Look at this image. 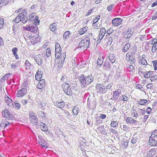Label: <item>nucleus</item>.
Masks as SVG:
<instances>
[{
  "label": "nucleus",
  "instance_id": "e433bc0d",
  "mask_svg": "<svg viewBox=\"0 0 157 157\" xmlns=\"http://www.w3.org/2000/svg\"><path fill=\"white\" fill-rule=\"evenodd\" d=\"M138 138L135 135H133L132 139L131 140V142L132 144H135L136 143V142L137 141Z\"/></svg>",
  "mask_w": 157,
  "mask_h": 157
},
{
  "label": "nucleus",
  "instance_id": "bb28decb",
  "mask_svg": "<svg viewBox=\"0 0 157 157\" xmlns=\"http://www.w3.org/2000/svg\"><path fill=\"white\" fill-rule=\"evenodd\" d=\"M79 111V109L77 106H75L73 108L72 112L74 115H77Z\"/></svg>",
  "mask_w": 157,
  "mask_h": 157
},
{
  "label": "nucleus",
  "instance_id": "338daca9",
  "mask_svg": "<svg viewBox=\"0 0 157 157\" xmlns=\"http://www.w3.org/2000/svg\"><path fill=\"white\" fill-rule=\"evenodd\" d=\"M144 109H138V111H139L140 113H141L142 115H144L145 114V110Z\"/></svg>",
  "mask_w": 157,
  "mask_h": 157
},
{
  "label": "nucleus",
  "instance_id": "5701e85b",
  "mask_svg": "<svg viewBox=\"0 0 157 157\" xmlns=\"http://www.w3.org/2000/svg\"><path fill=\"white\" fill-rule=\"evenodd\" d=\"M121 94V91H119L118 90H115L113 92V98L115 99H117Z\"/></svg>",
  "mask_w": 157,
  "mask_h": 157
},
{
  "label": "nucleus",
  "instance_id": "dca6fc26",
  "mask_svg": "<svg viewBox=\"0 0 157 157\" xmlns=\"http://www.w3.org/2000/svg\"><path fill=\"white\" fill-rule=\"evenodd\" d=\"M6 102L7 105L9 106H11L13 105L12 101V99L6 95L5 96Z\"/></svg>",
  "mask_w": 157,
  "mask_h": 157
},
{
  "label": "nucleus",
  "instance_id": "f257e3e1",
  "mask_svg": "<svg viewBox=\"0 0 157 157\" xmlns=\"http://www.w3.org/2000/svg\"><path fill=\"white\" fill-rule=\"evenodd\" d=\"M78 79L81 87L83 88L86 86L90 84L93 81L94 79L91 75L85 76L83 75H82L79 77Z\"/></svg>",
  "mask_w": 157,
  "mask_h": 157
},
{
  "label": "nucleus",
  "instance_id": "09e8293b",
  "mask_svg": "<svg viewBox=\"0 0 157 157\" xmlns=\"http://www.w3.org/2000/svg\"><path fill=\"white\" fill-rule=\"evenodd\" d=\"M38 17L36 16L34 18V21L33 22V24H35L38 25L39 23V20H38Z\"/></svg>",
  "mask_w": 157,
  "mask_h": 157
},
{
  "label": "nucleus",
  "instance_id": "9d476101",
  "mask_svg": "<svg viewBox=\"0 0 157 157\" xmlns=\"http://www.w3.org/2000/svg\"><path fill=\"white\" fill-rule=\"evenodd\" d=\"M122 22V20L120 18H116L112 21V24L113 26H117L121 25Z\"/></svg>",
  "mask_w": 157,
  "mask_h": 157
},
{
  "label": "nucleus",
  "instance_id": "de8ad7c7",
  "mask_svg": "<svg viewBox=\"0 0 157 157\" xmlns=\"http://www.w3.org/2000/svg\"><path fill=\"white\" fill-rule=\"evenodd\" d=\"M121 145L124 148H126L128 145V141H127L125 142L123 141Z\"/></svg>",
  "mask_w": 157,
  "mask_h": 157
},
{
  "label": "nucleus",
  "instance_id": "f8f14e48",
  "mask_svg": "<svg viewBox=\"0 0 157 157\" xmlns=\"http://www.w3.org/2000/svg\"><path fill=\"white\" fill-rule=\"evenodd\" d=\"M29 37L30 39L31 43L33 44H34L37 42L40 41V39L39 37H32L31 36H29Z\"/></svg>",
  "mask_w": 157,
  "mask_h": 157
},
{
  "label": "nucleus",
  "instance_id": "13d9d810",
  "mask_svg": "<svg viewBox=\"0 0 157 157\" xmlns=\"http://www.w3.org/2000/svg\"><path fill=\"white\" fill-rule=\"evenodd\" d=\"M100 17V15H98L95 18L93 21V23H96L99 20Z\"/></svg>",
  "mask_w": 157,
  "mask_h": 157
},
{
  "label": "nucleus",
  "instance_id": "6ab92c4d",
  "mask_svg": "<svg viewBox=\"0 0 157 157\" xmlns=\"http://www.w3.org/2000/svg\"><path fill=\"white\" fill-rule=\"evenodd\" d=\"M21 61L18 60L15 63H13L11 64V67L12 69H15L20 66Z\"/></svg>",
  "mask_w": 157,
  "mask_h": 157
},
{
  "label": "nucleus",
  "instance_id": "aec40b11",
  "mask_svg": "<svg viewBox=\"0 0 157 157\" xmlns=\"http://www.w3.org/2000/svg\"><path fill=\"white\" fill-rule=\"evenodd\" d=\"M155 149H152L147 153V155L145 156L147 157H152L155 153Z\"/></svg>",
  "mask_w": 157,
  "mask_h": 157
},
{
  "label": "nucleus",
  "instance_id": "f704fd0d",
  "mask_svg": "<svg viewBox=\"0 0 157 157\" xmlns=\"http://www.w3.org/2000/svg\"><path fill=\"white\" fill-rule=\"evenodd\" d=\"M103 59L101 57L99 58L97 61V63L98 65L101 66L103 63Z\"/></svg>",
  "mask_w": 157,
  "mask_h": 157
},
{
  "label": "nucleus",
  "instance_id": "603ef678",
  "mask_svg": "<svg viewBox=\"0 0 157 157\" xmlns=\"http://www.w3.org/2000/svg\"><path fill=\"white\" fill-rule=\"evenodd\" d=\"M150 44L149 43V42H147L145 44V46L144 47V49L145 50H148L149 48V44Z\"/></svg>",
  "mask_w": 157,
  "mask_h": 157
},
{
  "label": "nucleus",
  "instance_id": "c03bdc74",
  "mask_svg": "<svg viewBox=\"0 0 157 157\" xmlns=\"http://www.w3.org/2000/svg\"><path fill=\"white\" fill-rule=\"evenodd\" d=\"M152 63L153 64L154 69L155 71L157 70V60H155L152 61Z\"/></svg>",
  "mask_w": 157,
  "mask_h": 157
},
{
  "label": "nucleus",
  "instance_id": "ddd939ff",
  "mask_svg": "<svg viewBox=\"0 0 157 157\" xmlns=\"http://www.w3.org/2000/svg\"><path fill=\"white\" fill-rule=\"evenodd\" d=\"M19 15L20 16V19L22 23L24 24L27 22L28 19L26 17V16L23 15L22 13H20Z\"/></svg>",
  "mask_w": 157,
  "mask_h": 157
},
{
  "label": "nucleus",
  "instance_id": "a19ab883",
  "mask_svg": "<svg viewBox=\"0 0 157 157\" xmlns=\"http://www.w3.org/2000/svg\"><path fill=\"white\" fill-rule=\"evenodd\" d=\"M25 66L27 69L30 68L31 66V64L28 60H26L25 63Z\"/></svg>",
  "mask_w": 157,
  "mask_h": 157
},
{
  "label": "nucleus",
  "instance_id": "2f4dec72",
  "mask_svg": "<svg viewBox=\"0 0 157 157\" xmlns=\"http://www.w3.org/2000/svg\"><path fill=\"white\" fill-rule=\"evenodd\" d=\"M87 27H85L81 29L79 31V33L80 35H82L87 31Z\"/></svg>",
  "mask_w": 157,
  "mask_h": 157
},
{
  "label": "nucleus",
  "instance_id": "20e7f679",
  "mask_svg": "<svg viewBox=\"0 0 157 157\" xmlns=\"http://www.w3.org/2000/svg\"><path fill=\"white\" fill-rule=\"evenodd\" d=\"M62 88L66 94L71 95L72 94L71 91L69 84L67 83L64 82L62 84Z\"/></svg>",
  "mask_w": 157,
  "mask_h": 157
},
{
  "label": "nucleus",
  "instance_id": "1a4fd4ad",
  "mask_svg": "<svg viewBox=\"0 0 157 157\" xmlns=\"http://www.w3.org/2000/svg\"><path fill=\"white\" fill-rule=\"evenodd\" d=\"M126 121L128 124H129L132 125H136L139 124V122L136 120H134L132 118L130 117H127Z\"/></svg>",
  "mask_w": 157,
  "mask_h": 157
},
{
  "label": "nucleus",
  "instance_id": "c85d7f7f",
  "mask_svg": "<svg viewBox=\"0 0 157 157\" xmlns=\"http://www.w3.org/2000/svg\"><path fill=\"white\" fill-rule=\"evenodd\" d=\"M130 46V45L129 43H127L124 45L123 49V52H126L127 51Z\"/></svg>",
  "mask_w": 157,
  "mask_h": 157
},
{
  "label": "nucleus",
  "instance_id": "37998d69",
  "mask_svg": "<svg viewBox=\"0 0 157 157\" xmlns=\"http://www.w3.org/2000/svg\"><path fill=\"white\" fill-rule=\"evenodd\" d=\"M14 106H15V107L17 109H19L20 108V105L18 103L17 101H15L14 102Z\"/></svg>",
  "mask_w": 157,
  "mask_h": 157
},
{
  "label": "nucleus",
  "instance_id": "5fc2aeb1",
  "mask_svg": "<svg viewBox=\"0 0 157 157\" xmlns=\"http://www.w3.org/2000/svg\"><path fill=\"white\" fill-rule=\"evenodd\" d=\"M39 144L42 147H47V145L42 141L39 142Z\"/></svg>",
  "mask_w": 157,
  "mask_h": 157
},
{
  "label": "nucleus",
  "instance_id": "72a5a7b5",
  "mask_svg": "<svg viewBox=\"0 0 157 157\" xmlns=\"http://www.w3.org/2000/svg\"><path fill=\"white\" fill-rule=\"evenodd\" d=\"M139 63H141V64L145 65H146L147 64V61L143 57L140 59Z\"/></svg>",
  "mask_w": 157,
  "mask_h": 157
},
{
  "label": "nucleus",
  "instance_id": "774afa93",
  "mask_svg": "<svg viewBox=\"0 0 157 157\" xmlns=\"http://www.w3.org/2000/svg\"><path fill=\"white\" fill-rule=\"evenodd\" d=\"M4 23L3 19L0 20V28H1L4 25Z\"/></svg>",
  "mask_w": 157,
  "mask_h": 157
},
{
  "label": "nucleus",
  "instance_id": "c756f323",
  "mask_svg": "<svg viewBox=\"0 0 157 157\" xmlns=\"http://www.w3.org/2000/svg\"><path fill=\"white\" fill-rule=\"evenodd\" d=\"M147 101L146 99H140L137 102H138L139 104L141 105H144L146 104Z\"/></svg>",
  "mask_w": 157,
  "mask_h": 157
},
{
  "label": "nucleus",
  "instance_id": "6e6d98bb",
  "mask_svg": "<svg viewBox=\"0 0 157 157\" xmlns=\"http://www.w3.org/2000/svg\"><path fill=\"white\" fill-rule=\"evenodd\" d=\"M19 16H19L18 15L16 18L14 20L15 22L16 23H18L19 22L21 21V20H20Z\"/></svg>",
  "mask_w": 157,
  "mask_h": 157
},
{
  "label": "nucleus",
  "instance_id": "0e129e2a",
  "mask_svg": "<svg viewBox=\"0 0 157 157\" xmlns=\"http://www.w3.org/2000/svg\"><path fill=\"white\" fill-rule=\"evenodd\" d=\"M151 111V109L150 107H148L146 109L145 112L147 114H150Z\"/></svg>",
  "mask_w": 157,
  "mask_h": 157
},
{
  "label": "nucleus",
  "instance_id": "0eeeda50",
  "mask_svg": "<svg viewBox=\"0 0 157 157\" xmlns=\"http://www.w3.org/2000/svg\"><path fill=\"white\" fill-rule=\"evenodd\" d=\"M133 55L132 52H130V53H127L126 55V59L128 61H129L131 64H134L136 61V59Z\"/></svg>",
  "mask_w": 157,
  "mask_h": 157
},
{
  "label": "nucleus",
  "instance_id": "cd10ccee",
  "mask_svg": "<svg viewBox=\"0 0 157 157\" xmlns=\"http://www.w3.org/2000/svg\"><path fill=\"white\" fill-rule=\"evenodd\" d=\"M109 58L110 61L113 63L115 60V56L113 54H110L109 56Z\"/></svg>",
  "mask_w": 157,
  "mask_h": 157
},
{
  "label": "nucleus",
  "instance_id": "c9c22d12",
  "mask_svg": "<svg viewBox=\"0 0 157 157\" xmlns=\"http://www.w3.org/2000/svg\"><path fill=\"white\" fill-rule=\"evenodd\" d=\"M119 99L123 101H126L128 100V97L126 95H123L119 97Z\"/></svg>",
  "mask_w": 157,
  "mask_h": 157
},
{
  "label": "nucleus",
  "instance_id": "a211bd4d",
  "mask_svg": "<svg viewBox=\"0 0 157 157\" xmlns=\"http://www.w3.org/2000/svg\"><path fill=\"white\" fill-rule=\"evenodd\" d=\"M41 57V56L39 55L38 56H36L35 59L36 63L39 65H41L42 63V60Z\"/></svg>",
  "mask_w": 157,
  "mask_h": 157
},
{
  "label": "nucleus",
  "instance_id": "4d7b16f0",
  "mask_svg": "<svg viewBox=\"0 0 157 157\" xmlns=\"http://www.w3.org/2000/svg\"><path fill=\"white\" fill-rule=\"evenodd\" d=\"M108 41L107 42V43L108 45H110V44H111L112 42V38L111 37H109L108 39Z\"/></svg>",
  "mask_w": 157,
  "mask_h": 157
},
{
  "label": "nucleus",
  "instance_id": "2eb2a0df",
  "mask_svg": "<svg viewBox=\"0 0 157 157\" xmlns=\"http://www.w3.org/2000/svg\"><path fill=\"white\" fill-rule=\"evenodd\" d=\"M150 44L153 45L152 48H156L157 47V39L154 38L152 39L149 41Z\"/></svg>",
  "mask_w": 157,
  "mask_h": 157
},
{
  "label": "nucleus",
  "instance_id": "052dcab7",
  "mask_svg": "<svg viewBox=\"0 0 157 157\" xmlns=\"http://www.w3.org/2000/svg\"><path fill=\"white\" fill-rule=\"evenodd\" d=\"M114 6L113 4H111L108 7L107 10L109 11H111Z\"/></svg>",
  "mask_w": 157,
  "mask_h": 157
},
{
  "label": "nucleus",
  "instance_id": "e2e57ef3",
  "mask_svg": "<svg viewBox=\"0 0 157 157\" xmlns=\"http://www.w3.org/2000/svg\"><path fill=\"white\" fill-rule=\"evenodd\" d=\"M64 114L65 116H67L68 117H70L71 116V115L69 114L68 111L66 110H64Z\"/></svg>",
  "mask_w": 157,
  "mask_h": 157
},
{
  "label": "nucleus",
  "instance_id": "473e14b6",
  "mask_svg": "<svg viewBox=\"0 0 157 157\" xmlns=\"http://www.w3.org/2000/svg\"><path fill=\"white\" fill-rule=\"evenodd\" d=\"M66 54L65 53H63L62 54H61L60 56V59L59 60L61 61V62H64V60L66 58Z\"/></svg>",
  "mask_w": 157,
  "mask_h": 157
},
{
  "label": "nucleus",
  "instance_id": "393cba45",
  "mask_svg": "<svg viewBox=\"0 0 157 157\" xmlns=\"http://www.w3.org/2000/svg\"><path fill=\"white\" fill-rule=\"evenodd\" d=\"M56 26V24L55 23L51 24L49 27L50 30L53 32L55 31L57 29Z\"/></svg>",
  "mask_w": 157,
  "mask_h": 157
},
{
  "label": "nucleus",
  "instance_id": "79ce46f5",
  "mask_svg": "<svg viewBox=\"0 0 157 157\" xmlns=\"http://www.w3.org/2000/svg\"><path fill=\"white\" fill-rule=\"evenodd\" d=\"M104 66L105 67H111V64L109 61V60H106L104 63Z\"/></svg>",
  "mask_w": 157,
  "mask_h": 157
},
{
  "label": "nucleus",
  "instance_id": "39448f33",
  "mask_svg": "<svg viewBox=\"0 0 157 157\" xmlns=\"http://www.w3.org/2000/svg\"><path fill=\"white\" fill-rule=\"evenodd\" d=\"M2 115L7 120H12L14 118L13 115L7 109H4L2 111Z\"/></svg>",
  "mask_w": 157,
  "mask_h": 157
},
{
  "label": "nucleus",
  "instance_id": "a18cd8bd",
  "mask_svg": "<svg viewBox=\"0 0 157 157\" xmlns=\"http://www.w3.org/2000/svg\"><path fill=\"white\" fill-rule=\"evenodd\" d=\"M152 74V72L151 71H148L146 72L144 75V77L145 78H148L151 76V75Z\"/></svg>",
  "mask_w": 157,
  "mask_h": 157
},
{
  "label": "nucleus",
  "instance_id": "49530a36",
  "mask_svg": "<svg viewBox=\"0 0 157 157\" xmlns=\"http://www.w3.org/2000/svg\"><path fill=\"white\" fill-rule=\"evenodd\" d=\"M51 50L49 48H48L46 50V55L47 57H49L51 56Z\"/></svg>",
  "mask_w": 157,
  "mask_h": 157
},
{
  "label": "nucleus",
  "instance_id": "4c0bfd02",
  "mask_svg": "<svg viewBox=\"0 0 157 157\" xmlns=\"http://www.w3.org/2000/svg\"><path fill=\"white\" fill-rule=\"evenodd\" d=\"M41 73L39 72V71L37 72L35 75V78L36 80H39L41 78Z\"/></svg>",
  "mask_w": 157,
  "mask_h": 157
},
{
  "label": "nucleus",
  "instance_id": "9b49d317",
  "mask_svg": "<svg viewBox=\"0 0 157 157\" xmlns=\"http://www.w3.org/2000/svg\"><path fill=\"white\" fill-rule=\"evenodd\" d=\"M27 93V90L26 89L22 88L20 90L17 94L16 96L17 97H22L25 95Z\"/></svg>",
  "mask_w": 157,
  "mask_h": 157
},
{
  "label": "nucleus",
  "instance_id": "a878e982",
  "mask_svg": "<svg viewBox=\"0 0 157 157\" xmlns=\"http://www.w3.org/2000/svg\"><path fill=\"white\" fill-rule=\"evenodd\" d=\"M41 130L44 132L47 131L48 130V128L47 126L43 123L41 122L40 124Z\"/></svg>",
  "mask_w": 157,
  "mask_h": 157
},
{
  "label": "nucleus",
  "instance_id": "8fccbe9b",
  "mask_svg": "<svg viewBox=\"0 0 157 157\" xmlns=\"http://www.w3.org/2000/svg\"><path fill=\"white\" fill-rule=\"evenodd\" d=\"M34 13H33L31 14V15L29 16V17L30 18V19L29 20V21H30V22H31L32 21H33L34 20Z\"/></svg>",
  "mask_w": 157,
  "mask_h": 157
},
{
  "label": "nucleus",
  "instance_id": "b1692460",
  "mask_svg": "<svg viewBox=\"0 0 157 157\" xmlns=\"http://www.w3.org/2000/svg\"><path fill=\"white\" fill-rule=\"evenodd\" d=\"M96 90L98 93H100L102 94H104L106 92V90L105 86L100 87L99 89H97Z\"/></svg>",
  "mask_w": 157,
  "mask_h": 157
},
{
  "label": "nucleus",
  "instance_id": "4be33fe9",
  "mask_svg": "<svg viewBox=\"0 0 157 157\" xmlns=\"http://www.w3.org/2000/svg\"><path fill=\"white\" fill-rule=\"evenodd\" d=\"M36 25H37L35 24H33L32 25H31L30 32L36 33L38 30V28L37 27Z\"/></svg>",
  "mask_w": 157,
  "mask_h": 157
},
{
  "label": "nucleus",
  "instance_id": "7ed1b4c3",
  "mask_svg": "<svg viewBox=\"0 0 157 157\" xmlns=\"http://www.w3.org/2000/svg\"><path fill=\"white\" fill-rule=\"evenodd\" d=\"M89 43V38L87 37H86L79 43L78 45V48L86 49L88 47Z\"/></svg>",
  "mask_w": 157,
  "mask_h": 157
},
{
  "label": "nucleus",
  "instance_id": "4468645a",
  "mask_svg": "<svg viewBox=\"0 0 157 157\" xmlns=\"http://www.w3.org/2000/svg\"><path fill=\"white\" fill-rule=\"evenodd\" d=\"M45 80L44 79H42L40 80L39 84L37 85V87L38 89H42L45 86Z\"/></svg>",
  "mask_w": 157,
  "mask_h": 157
},
{
  "label": "nucleus",
  "instance_id": "58836bf2",
  "mask_svg": "<svg viewBox=\"0 0 157 157\" xmlns=\"http://www.w3.org/2000/svg\"><path fill=\"white\" fill-rule=\"evenodd\" d=\"M70 34L69 31H67L64 33L63 35V39H68L69 37V35Z\"/></svg>",
  "mask_w": 157,
  "mask_h": 157
},
{
  "label": "nucleus",
  "instance_id": "864d4df0",
  "mask_svg": "<svg viewBox=\"0 0 157 157\" xmlns=\"http://www.w3.org/2000/svg\"><path fill=\"white\" fill-rule=\"evenodd\" d=\"M146 86L147 89H151L152 88L153 85L152 83H148L146 85Z\"/></svg>",
  "mask_w": 157,
  "mask_h": 157
},
{
  "label": "nucleus",
  "instance_id": "f3484780",
  "mask_svg": "<svg viewBox=\"0 0 157 157\" xmlns=\"http://www.w3.org/2000/svg\"><path fill=\"white\" fill-rule=\"evenodd\" d=\"M54 105L62 109L64 107L65 103L63 101H61L55 102Z\"/></svg>",
  "mask_w": 157,
  "mask_h": 157
},
{
  "label": "nucleus",
  "instance_id": "7c9ffc66",
  "mask_svg": "<svg viewBox=\"0 0 157 157\" xmlns=\"http://www.w3.org/2000/svg\"><path fill=\"white\" fill-rule=\"evenodd\" d=\"M97 129L101 133H104L105 132V129L103 125H101L98 127Z\"/></svg>",
  "mask_w": 157,
  "mask_h": 157
},
{
  "label": "nucleus",
  "instance_id": "bf43d9fd",
  "mask_svg": "<svg viewBox=\"0 0 157 157\" xmlns=\"http://www.w3.org/2000/svg\"><path fill=\"white\" fill-rule=\"evenodd\" d=\"M106 32L107 34L110 35V34H111L113 32V30L111 28H110L108 29L107 31H106Z\"/></svg>",
  "mask_w": 157,
  "mask_h": 157
},
{
  "label": "nucleus",
  "instance_id": "69168bd1",
  "mask_svg": "<svg viewBox=\"0 0 157 157\" xmlns=\"http://www.w3.org/2000/svg\"><path fill=\"white\" fill-rule=\"evenodd\" d=\"M138 74H139L140 75H141L142 74H144L145 73V72L144 71H143V69L142 68H139V69H138Z\"/></svg>",
  "mask_w": 157,
  "mask_h": 157
},
{
  "label": "nucleus",
  "instance_id": "412c9836",
  "mask_svg": "<svg viewBox=\"0 0 157 157\" xmlns=\"http://www.w3.org/2000/svg\"><path fill=\"white\" fill-rule=\"evenodd\" d=\"M64 62H61L59 60L58 63H56L55 64V67L57 68L58 70H60L62 67Z\"/></svg>",
  "mask_w": 157,
  "mask_h": 157
},
{
  "label": "nucleus",
  "instance_id": "3c124183",
  "mask_svg": "<svg viewBox=\"0 0 157 157\" xmlns=\"http://www.w3.org/2000/svg\"><path fill=\"white\" fill-rule=\"evenodd\" d=\"M102 122L101 121L99 118H97V120L96 121L95 124L96 126H99V124Z\"/></svg>",
  "mask_w": 157,
  "mask_h": 157
},
{
  "label": "nucleus",
  "instance_id": "423d86ee",
  "mask_svg": "<svg viewBox=\"0 0 157 157\" xmlns=\"http://www.w3.org/2000/svg\"><path fill=\"white\" fill-rule=\"evenodd\" d=\"M29 115L31 122L34 123V125H36L37 124V119L36 114L33 111H30L29 112Z\"/></svg>",
  "mask_w": 157,
  "mask_h": 157
},
{
  "label": "nucleus",
  "instance_id": "6e6552de",
  "mask_svg": "<svg viewBox=\"0 0 157 157\" xmlns=\"http://www.w3.org/2000/svg\"><path fill=\"white\" fill-rule=\"evenodd\" d=\"M106 31L104 28L101 29L98 36L97 37V42L99 43L103 38L106 33Z\"/></svg>",
  "mask_w": 157,
  "mask_h": 157
},
{
  "label": "nucleus",
  "instance_id": "ea45409f",
  "mask_svg": "<svg viewBox=\"0 0 157 157\" xmlns=\"http://www.w3.org/2000/svg\"><path fill=\"white\" fill-rule=\"evenodd\" d=\"M110 125L111 127L115 128L118 126V123L117 121H112Z\"/></svg>",
  "mask_w": 157,
  "mask_h": 157
},
{
  "label": "nucleus",
  "instance_id": "f03ea898",
  "mask_svg": "<svg viewBox=\"0 0 157 157\" xmlns=\"http://www.w3.org/2000/svg\"><path fill=\"white\" fill-rule=\"evenodd\" d=\"M148 143L149 145L151 146L157 145V130L152 133L150 137Z\"/></svg>",
  "mask_w": 157,
  "mask_h": 157
},
{
  "label": "nucleus",
  "instance_id": "680f3d73",
  "mask_svg": "<svg viewBox=\"0 0 157 157\" xmlns=\"http://www.w3.org/2000/svg\"><path fill=\"white\" fill-rule=\"evenodd\" d=\"M129 31H128L127 32V33L126 34V35H127L125 37L126 38H127L128 39L130 37H131L132 34L131 33H129Z\"/></svg>",
  "mask_w": 157,
  "mask_h": 157
}]
</instances>
